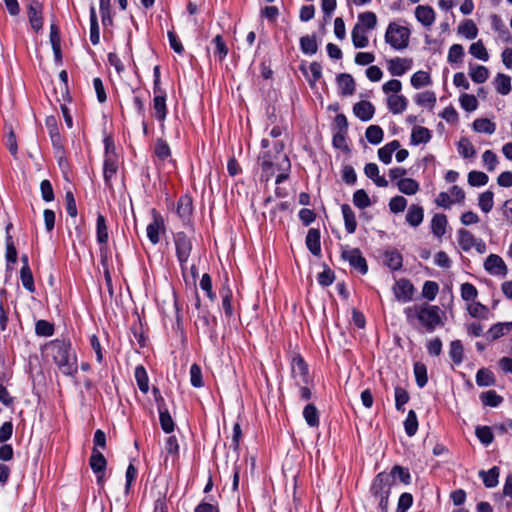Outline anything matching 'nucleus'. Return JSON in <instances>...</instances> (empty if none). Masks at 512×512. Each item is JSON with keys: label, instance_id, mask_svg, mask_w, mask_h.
Wrapping results in <instances>:
<instances>
[{"label": "nucleus", "instance_id": "obj_1", "mask_svg": "<svg viewBox=\"0 0 512 512\" xmlns=\"http://www.w3.org/2000/svg\"><path fill=\"white\" fill-rule=\"evenodd\" d=\"M43 351L63 375L74 377L77 374V355L69 338L54 339L45 344Z\"/></svg>", "mask_w": 512, "mask_h": 512}, {"label": "nucleus", "instance_id": "obj_2", "mask_svg": "<svg viewBox=\"0 0 512 512\" xmlns=\"http://www.w3.org/2000/svg\"><path fill=\"white\" fill-rule=\"evenodd\" d=\"M407 319L417 318L427 332H433L437 327L443 326V311L436 305H415L404 310Z\"/></svg>", "mask_w": 512, "mask_h": 512}, {"label": "nucleus", "instance_id": "obj_3", "mask_svg": "<svg viewBox=\"0 0 512 512\" xmlns=\"http://www.w3.org/2000/svg\"><path fill=\"white\" fill-rule=\"evenodd\" d=\"M392 476L381 472L376 475L370 487L372 505H377L379 512H388V498L392 485Z\"/></svg>", "mask_w": 512, "mask_h": 512}, {"label": "nucleus", "instance_id": "obj_4", "mask_svg": "<svg viewBox=\"0 0 512 512\" xmlns=\"http://www.w3.org/2000/svg\"><path fill=\"white\" fill-rule=\"evenodd\" d=\"M275 149L277 151V154L275 156V160H273L269 154V152H265L261 159H262V169L263 171H269L272 168H276L277 170L281 171L280 174L277 175L275 183L280 184L284 180H286L289 176L288 172L291 168V163L288 158V156L282 152L284 148V144L282 142H276L275 143Z\"/></svg>", "mask_w": 512, "mask_h": 512}, {"label": "nucleus", "instance_id": "obj_5", "mask_svg": "<svg viewBox=\"0 0 512 512\" xmlns=\"http://www.w3.org/2000/svg\"><path fill=\"white\" fill-rule=\"evenodd\" d=\"M411 31L406 26H401L396 22L389 23L386 33L385 41L395 50H403L409 45V38Z\"/></svg>", "mask_w": 512, "mask_h": 512}, {"label": "nucleus", "instance_id": "obj_6", "mask_svg": "<svg viewBox=\"0 0 512 512\" xmlns=\"http://www.w3.org/2000/svg\"><path fill=\"white\" fill-rule=\"evenodd\" d=\"M174 244L181 270L182 272H185L187 269V262L192 251V240L186 233L177 232L174 235Z\"/></svg>", "mask_w": 512, "mask_h": 512}, {"label": "nucleus", "instance_id": "obj_7", "mask_svg": "<svg viewBox=\"0 0 512 512\" xmlns=\"http://www.w3.org/2000/svg\"><path fill=\"white\" fill-rule=\"evenodd\" d=\"M341 257L348 261L350 266L360 274L365 275L367 273V261L358 248H349L348 246L342 248Z\"/></svg>", "mask_w": 512, "mask_h": 512}, {"label": "nucleus", "instance_id": "obj_8", "mask_svg": "<svg viewBox=\"0 0 512 512\" xmlns=\"http://www.w3.org/2000/svg\"><path fill=\"white\" fill-rule=\"evenodd\" d=\"M291 373L297 385H307L310 382L308 365L300 355L293 356L291 361Z\"/></svg>", "mask_w": 512, "mask_h": 512}, {"label": "nucleus", "instance_id": "obj_9", "mask_svg": "<svg viewBox=\"0 0 512 512\" xmlns=\"http://www.w3.org/2000/svg\"><path fill=\"white\" fill-rule=\"evenodd\" d=\"M108 140L105 141V159L103 165V175L106 186L112 187L111 180L118 170V158L114 152L110 150Z\"/></svg>", "mask_w": 512, "mask_h": 512}, {"label": "nucleus", "instance_id": "obj_10", "mask_svg": "<svg viewBox=\"0 0 512 512\" xmlns=\"http://www.w3.org/2000/svg\"><path fill=\"white\" fill-rule=\"evenodd\" d=\"M151 215L152 221L148 224L146 231L149 241L153 245H156L160 241V233L165 231V223L163 217L157 210L152 209Z\"/></svg>", "mask_w": 512, "mask_h": 512}, {"label": "nucleus", "instance_id": "obj_11", "mask_svg": "<svg viewBox=\"0 0 512 512\" xmlns=\"http://www.w3.org/2000/svg\"><path fill=\"white\" fill-rule=\"evenodd\" d=\"M392 290L395 298L403 303L410 302L415 292L413 284L406 278L397 280Z\"/></svg>", "mask_w": 512, "mask_h": 512}, {"label": "nucleus", "instance_id": "obj_12", "mask_svg": "<svg viewBox=\"0 0 512 512\" xmlns=\"http://www.w3.org/2000/svg\"><path fill=\"white\" fill-rule=\"evenodd\" d=\"M484 269L491 275L504 277L508 273L507 265L497 254H490L485 262Z\"/></svg>", "mask_w": 512, "mask_h": 512}, {"label": "nucleus", "instance_id": "obj_13", "mask_svg": "<svg viewBox=\"0 0 512 512\" xmlns=\"http://www.w3.org/2000/svg\"><path fill=\"white\" fill-rule=\"evenodd\" d=\"M42 10H43V6L37 0L31 1L28 5V9H27L28 19H29L32 29L36 33L40 32L43 28Z\"/></svg>", "mask_w": 512, "mask_h": 512}, {"label": "nucleus", "instance_id": "obj_14", "mask_svg": "<svg viewBox=\"0 0 512 512\" xmlns=\"http://www.w3.org/2000/svg\"><path fill=\"white\" fill-rule=\"evenodd\" d=\"M89 464L93 472L97 474V483L102 484L107 465L104 455L96 448H93Z\"/></svg>", "mask_w": 512, "mask_h": 512}, {"label": "nucleus", "instance_id": "obj_15", "mask_svg": "<svg viewBox=\"0 0 512 512\" xmlns=\"http://www.w3.org/2000/svg\"><path fill=\"white\" fill-rule=\"evenodd\" d=\"M388 71L392 76H402L411 69L413 61L410 58L395 57L388 60Z\"/></svg>", "mask_w": 512, "mask_h": 512}, {"label": "nucleus", "instance_id": "obj_16", "mask_svg": "<svg viewBox=\"0 0 512 512\" xmlns=\"http://www.w3.org/2000/svg\"><path fill=\"white\" fill-rule=\"evenodd\" d=\"M177 214L183 222H188L193 213V201L192 198L185 194L182 195L177 202Z\"/></svg>", "mask_w": 512, "mask_h": 512}, {"label": "nucleus", "instance_id": "obj_17", "mask_svg": "<svg viewBox=\"0 0 512 512\" xmlns=\"http://www.w3.org/2000/svg\"><path fill=\"white\" fill-rule=\"evenodd\" d=\"M416 19L425 27H430L435 22V12L428 5H419L415 9Z\"/></svg>", "mask_w": 512, "mask_h": 512}, {"label": "nucleus", "instance_id": "obj_18", "mask_svg": "<svg viewBox=\"0 0 512 512\" xmlns=\"http://www.w3.org/2000/svg\"><path fill=\"white\" fill-rule=\"evenodd\" d=\"M353 112L362 121H369L373 118L375 108L369 101H360L354 104Z\"/></svg>", "mask_w": 512, "mask_h": 512}, {"label": "nucleus", "instance_id": "obj_19", "mask_svg": "<svg viewBox=\"0 0 512 512\" xmlns=\"http://www.w3.org/2000/svg\"><path fill=\"white\" fill-rule=\"evenodd\" d=\"M337 85L340 94L343 96H350L355 92V81L354 78L348 73H340L337 78Z\"/></svg>", "mask_w": 512, "mask_h": 512}, {"label": "nucleus", "instance_id": "obj_20", "mask_svg": "<svg viewBox=\"0 0 512 512\" xmlns=\"http://www.w3.org/2000/svg\"><path fill=\"white\" fill-rule=\"evenodd\" d=\"M45 125L48 129L52 145L57 149L62 148V137L59 133L56 118L54 116H48L45 120Z\"/></svg>", "mask_w": 512, "mask_h": 512}, {"label": "nucleus", "instance_id": "obj_21", "mask_svg": "<svg viewBox=\"0 0 512 512\" xmlns=\"http://www.w3.org/2000/svg\"><path fill=\"white\" fill-rule=\"evenodd\" d=\"M387 106L391 113L401 114L408 106V100L404 95H390L387 98Z\"/></svg>", "mask_w": 512, "mask_h": 512}, {"label": "nucleus", "instance_id": "obj_22", "mask_svg": "<svg viewBox=\"0 0 512 512\" xmlns=\"http://www.w3.org/2000/svg\"><path fill=\"white\" fill-rule=\"evenodd\" d=\"M306 246L308 250L315 256L321 254V243H320V231L318 229L311 228L308 230L306 236Z\"/></svg>", "mask_w": 512, "mask_h": 512}, {"label": "nucleus", "instance_id": "obj_23", "mask_svg": "<svg viewBox=\"0 0 512 512\" xmlns=\"http://www.w3.org/2000/svg\"><path fill=\"white\" fill-rule=\"evenodd\" d=\"M384 263L393 271L400 270L403 266L402 254L396 249L387 250L384 254Z\"/></svg>", "mask_w": 512, "mask_h": 512}, {"label": "nucleus", "instance_id": "obj_24", "mask_svg": "<svg viewBox=\"0 0 512 512\" xmlns=\"http://www.w3.org/2000/svg\"><path fill=\"white\" fill-rule=\"evenodd\" d=\"M216 318L211 316L208 311H203L196 322V325L201 327L204 333L213 335L215 333Z\"/></svg>", "mask_w": 512, "mask_h": 512}, {"label": "nucleus", "instance_id": "obj_25", "mask_svg": "<svg viewBox=\"0 0 512 512\" xmlns=\"http://www.w3.org/2000/svg\"><path fill=\"white\" fill-rule=\"evenodd\" d=\"M341 211L344 219L345 230L347 233L353 234L357 228V221L354 211L348 204H342Z\"/></svg>", "mask_w": 512, "mask_h": 512}, {"label": "nucleus", "instance_id": "obj_26", "mask_svg": "<svg viewBox=\"0 0 512 512\" xmlns=\"http://www.w3.org/2000/svg\"><path fill=\"white\" fill-rule=\"evenodd\" d=\"M447 224L448 221L446 215L441 213L435 214L431 220V232L435 237L442 238L446 233Z\"/></svg>", "mask_w": 512, "mask_h": 512}, {"label": "nucleus", "instance_id": "obj_27", "mask_svg": "<svg viewBox=\"0 0 512 512\" xmlns=\"http://www.w3.org/2000/svg\"><path fill=\"white\" fill-rule=\"evenodd\" d=\"M423 218H424L423 207L420 205H417V204H412L409 207L408 212L406 214V222L412 227H417L422 223Z\"/></svg>", "mask_w": 512, "mask_h": 512}, {"label": "nucleus", "instance_id": "obj_28", "mask_svg": "<svg viewBox=\"0 0 512 512\" xmlns=\"http://www.w3.org/2000/svg\"><path fill=\"white\" fill-rule=\"evenodd\" d=\"M477 238L467 229L461 228L457 231V240L461 249L465 252H468L475 245V241Z\"/></svg>", "mask_w": 512, "mask_h": 512}, {"label": "nucleus", "instance_id": "obj_29", "mask_svg": "<svg viewBox=\"0 0 512 512\" xmlns=\"http://www.w3.org/2000/svg\"><path fill=\"white\" fill-rule=\"evenodd\" d=\"M365 175L372 179L378 187H387L388 181L385 177L379 175V168L375 163H368L364 168Z\"/></svg>", "mask_w": 512, "mask_h": 512}, {"label": "nucleus", "instance_id": "obj_30", "mask_svg": "<svg viewBox=\"0 0 512 512\" xmlns=\"http://www.w3.org/2000/svg\"><path fill=\"white\" fill-rule=\"evenodd\" d=\"M155 94L156 95L153 99V109L155 111V117L159 121H164L167 115L166 96L164 94H161L160 92Z\"/></svg>", "mask_w": 512, "mask_h": 512}, {"label": "nucleus", "instance_id": "obj_31", "mask_svg": "<svg viewBox=\"0 0 512 512\" xmlns=\"http://www.w3.org/2000/svg\"><path fill=\"white\" fill-rule=\"evenodd\" d=\"M431 139V132L429 129L423 126H415L411 133V144L419 145L427 143Z\"/></svg>", "mask_w": 512, "mask_h": 512}, {"label": "nucleus", "instance_id": "obj_32", "mask_svg": "<svg viewBox=\"0 0 512 512\" xmlns=\"http://www.w3.org/2000/svg\"><path fill=\"white\" fill-rule=\"evenodd\" d=\"M512 330V321L511 322H499L492 325L488 331V335L492 341L499 339L500 337L506 335Z\"/></svg>", "mask_w": 512, "mask_h": 512}, {"label": "nucleus", "instance_id": "obj_33", "mask_svg": "<svg viewBox=\"0 0 512 512\" xmlns=\"http://www.w3.org/2000/svg\"><path fill=\"white\" fill-rule=\"evenodd\" d=\"M134 377L139 390L146 394L149 391V378L146 369L142 365H138L134 371Z\"/></svg>", "mask_w": 512, "mask_h": 512}, {"label": "nucleus", "instance_id": "obj_34", "mask_svg": "<svg viewBox=\"0 0 512 512\" xmlns=\"http://www.w3.org/2000/svg\"><path fill=\"white\" fill-rule=\"evenodd\" d=\"M351 37L355 48H365L369 43L365 29L359 24L354 26Z\"/></svg>", "mask_w": 512, "mask_h": 512}, {"label": "nucleus", "instance_id": "obj_35", "mask_svg": "<svg viewBox=\"0 0 512 512\" xmlns=\"http://www.w3.org/2000/svg\"><path fill=\"white\" fill-rule=\"evenodd\" d=\"M449 356L455 365H460L464 359V347L460 340H453L449 347Z\"/></svg>", "mask_w": 512, "mask_h": 512}, {"label": "nucleus", "instance_id": "obj_36", "mask_svg": "<svg viewBox=\"0 0 512 512\" xmlns=\"http://www.w3.org/2000/svg\"><path fill=\"white\" fill-rule=\"evenodd\" d=\"M399 191L406 195H414L419 191V183L412 178H402L397 182Z\"/></svg>", "mask_w": 512, "mask_h": 512}, {"label": "nucleus", "instance_id": "obj_37", "mask_svg": "<svg viewBox=\"0 0 512 512\" xmlns=\"http://www.w3.org/2000/svg\"><path fill=\"white\" fill-rule=\"evenodd\" d=\"M154 154L159 161L164 162L171 157L170 146L165 140L158 138L155 142Z\"/></svg>", "mask_w": 512, "mask_h": 512}, {"label": "nucleus", "instance_id": "obj_38", "mask_svg": "<svg viewBox=\"0 0 512 512\" xmlns=\"http://www.w3.org/2000/svg\"><path fill=\"white\" fill-rule=\"evenodd\" d=\"M479 476L482 478L484 485L487 488H493L498 484L499 468L494 466L488 471H480Z\"/></svg>", "mask_w": 512, "mask_h": 512}, {"label": "nucleus", "instance_id": "obj_39", "mask_svg": "<svg viewBox=\"0 0 512 512\" xmlns=\"http://www.w3.org/2000/svg\"><path fill=\"white\" fill-rule=\"evenodd\" d=\"M90 41L93 45H97L100 41L99 25L94 6L90 7Z\"/></svg>", "mask_w": 512, "mask_h": 512}, {"label": "nucleus", "instance_id": "obj_40", "mask_svg": "<svg viewBox=\"0 0 512 512\" xmlns=\"http://www.w3.org/2000/svg\"><path fill=\"white\" fill-rule=\"evenodd\" d=\"M473 129L478 133L493 134L496 130V125L487 118H478L473 122Z\"/></svg>", "mask_w": 512, "mask_h": 512}, {"label": "nucleus", "instance_id": "obj_41", "mask_svg": "<svg viewBox=\"0 0 512 512\" xmlns=\"http://www.w3.org/2000/svg\"><path fill=\"white\" fill-rule=\"evenodd\" d=\"M467 310L468 313L474 318H480L485 320L489 318L488 307L480 302L473 301V303L468 304Z\"/></svg>", "mask_w": 512, "mask_h": 512}, {"label": "nucleus", "instance_id": "obj_42", "mask_svg": "<svg viewBox=\"0 0 512 512\" xmlns=\"http://www.w3.org/2000/svg\"><path fill=\"white\" fill-rule=\"evenodd\" d=\"M96 233L98 243L107 244L109 238L108 228L105 217L102 214H98L97 216Z\"/></svg>", "mask_w": 512, "mask_h": 512}, {"label": "nucleus", "instance_id": "obj_43", "mask_svg": "<svg viewBox=\"0 0 512 512\" xmlns=\"http://www.w3.org/2000/svg\"><path fill=\"white\" fill-rule=\"evenodd\" d=\"M300 48L302 52L306 55H313L318 50V45L316 41V37L312 36H303L300 38Z\"/></svg>", "mask_w": 512, "mask_h": 512}, {"label": "nucleus", "instance_id": "obj_44", "mask_svg": "<svg viewBox=\"0 0 512 512\" xmlns=\"http://www.w3.org/2000/svg\"><path fill=\"white\" fill-rule=\"evenodd\" d=\"M494 205V193L487 190L479 195L478 206L484 213H489Z\"/></svg>", "mask_w": 512, "mask_h": 512}, {"label": "nucleus", "instance_id": "obj_45", "mask_svg": "<svg viewBox=\"0 0 512 512\" xmlns=\"http://www.w3.org/2000/svg\"><path fill=\"white\" fill-rule=\"evenodd\" d=\"M366 139L369 143L377 145L383 140L384 132L378 125H370L365 132Z\"/></svg>", "mask_w": 512, "mask_h": 512}, {"label": "nucleus", "instance_id": "obj_46", "mask_svg": "<svg viewBox=\"0 0 512 512\" xmlns=\"http://www.w3.org/2000/svg\"><path fill=\"white\" fill-rule=\"evenodd\" d=\"M495 88L498 93L507 95L511 91V79L509 76L499 73L495 78Z\"/></svg>", "mask_w": 512, "mask_h": 512}, {"label": "nucleus", "instance_id": "obj_47", "mask_svg": "<svg viewBox=\"0 0 512 512\" xmlns=\"http://www.w3.org/2000/svg\"><path fill=\"white\" fill-rule=\"evenodd\" d=\"M152 393L159 416H171L160 390L157 387H153Z\"/></svg>", "mask_w": 512, "mask_h": 512}, {"label": "nucleus", "instance_id": "obj_48", "mask_svg": "<svg viewBox=\"0 0 512 512\" xmlns=\"http://www.w3.org/2000/svg\"><path fill=\"white\" fill-rule=\"evenodd\" d=\"M431 82L430 74L426 71H417L411 77V85L416 89H419L423 86H428L431 84Z\"/></svg>", "mask_w": 512, "mask_h": 512}, {"label": "nucleus", "instance_id": "obj_49", "mask_svg": "<svg viewBox=\"0 0 512 512\" xmlns=\"http://www.w3.org/2000/svg\"><path fill=\"white\" fill-rule=\"evenodd\" d=\"M458 152L463 158H472L476 155V150L471 141L462 137L458 142Z\"/></svg>", "mask_w": 512, "mask_h": 512}, {"label": "nucleus", "instance_id": "obj_50", "mask_svg": "<svg viewBox=\"0 0 512 512\" xmlns=\"http://www.w3.org/2000/svg\"><path fill=\"white\" fill-rule=\"evenodd\" d=\"M458 32L465 36L467 39H475L478 34V29L472 20H465L458 27Z\"/></svg>", "mask_w": 512, "mask_h": 512}, {"label": "nucleus", "instance_id": "obj_51", "mask_svg": "<svg viewBox=\"0 0 512 512\" xmlns=\"http://www.w3.org/2000/svg\"><path fill=\"white\" fill-rule=\"evenodd\" d=\"M476 383L478 386H491L495 383L494 374L486 368H481L476 374Z\"/></svg>", "mask_w": 512, "mask_h": 512}, {"label": "nucleus", "instance_id": "obj_52", "mask_svg": "<svg viewBox=\"0 0 512 512\" xmlns=\"http://www.w3.org/2000/svg\"><path fill=\"white\" fill-rule=\"evenodd\" d=\"M480 399L485 406L497 407L503 401V398L495 390H488L481 393Z\"/></svg>", "mask_w": 512, "mask_h": 512}, {"label": "nucleus", "instance_id": "obj_53", "mask_svg": "<svg viewBox=\"0 0 512 512\" xmlns=\"http://www.w3.org/2000/svg\"><path fill=\"white\" fill-rule=\"evenodd\" d=\"M469 53L482 61H488L489 54L487 52L486 47L484 46L483 42L481 40H478L477 42H474L470 45Z\"/></svg>", "mask_w": 512, "mask_h": 512}, {"label": "nucleus", "instance_id": "obj_54", "mask_svg": "<svg viewBox=\"0 0 512 512\" xmlns=\"http://www.w3.org/2000/svg\"><path fill=\"white\" fill-rule=\"evenodd\" d=\"M436 94L433 91H424L416 95L415 102L422 107H433L436 103Z\"/></svg>", "mask_w": 512, "mask_h": 512}, {"label": "nucleus", "instance_id": "obj_55", "mask_svg": "<svg viewBox=\"0 0 512 512\" xmlns=\"http://www.w3.org/2000/svg\"><path fill=\"white\" fill-rule=\"evenodd\" d=\"M471 79L475 83H484L489 76V71L485 66L477 65L475 67H470V73H469Z\"/></svg>", "mask_w": 512, "mask_h": 512}, {"label": "nucleus", "instance_id": "obj_56", "mask_svg": "<svg viewBox=\"0 0 512 512\" xmlns=\"http://www.w3.org/2000/svg\"><path fill=\"white\" fill-rule=\"evenodd\" d=\"M465 55L464 48L460 44H453L448 51L447 60L451 64H458L463 61Z\"/></svg>", "mask_w": 512, "mask_h": 512}, {"label": "nucleus", "instance_id": "obj_57", "mask_svg": "<svg viewBox=\"0 0 512 512\" xmlns=\"http://www.w3.org/2000/svg\"><path fill=\"white\" fill-rule=\"evenodd\" d=\"M475 433L479 441L485 446L490 445L494 440L493 431L489 426H478Z\"/></svg>", "mask_w": 512, "mask_h": 512}, {"label": "nucleus", "instance_id": "obj_58", "mask_svg": "<svg viewBox=\"0 0 512 512\" xmlns=\"http://www.w3.org/2000/svg\"><path fill=\"white\" fill-rule=\"evenodd\" d=\"M353 204L359 209H365L371 205L370 198L364 189H358L353 193Z\"/></svg>", "mask_w": 512, "mask_h": 512}, {"label": "nucleus", "instance_id": "obj_59", "mask_svg": "<svg viewBox=\"0 0 512 512\" xmlns=\"http://www.w3.org/2000/svg\"><path fill=\"white\" fill-rule=\"evenodd\" d=\"M414 375H415L417 385L420 388H423L428 382L426 366L421 362L415 363L414 364Z\"/></svg>", "mask_w": 512, "mask_h": 512}, {"label": "nucleus", "instance_id": "obj_60", "mask_svg": "<svg viewBox=\"0 0 512 512\" xmlns=\"http://www.w3.org/2000/svg\"><path fill=\"white\" fill-rule=\"evenodd\" d=\"M488 176L481 171L473 170L468 174V183L473 187L484 186L488 183Z\"/></svg>", "mask_w": 512, "mask_h": 512}, {"label": "nucleus", "instance_id": "obj_61", "mask_svg": "<svg viewBox=\"0 0 512 512\" xmlns=\"http://www.w3.org/2000/svg\"><path fill=\"white\" fill-rule=\"evenodd\" d=\"M212 43L215 46V56H217L220 61L224 60L228 54V48L223 40V37L219 34L216 35L212 40Z\"/></svg>", "mask_w": 512, "mask_h": 512}, {"label": "nucleus", "instance_id": "obj_62", "mask_svg": "<svg viewBox=\"0 0 512 512\" xmlns=\"http://www.w3.org/2000/svg\"><path fill=\"white\" fill-rule=\"evenodd\" d=\"M20 277L23 287L27 289L29 292H34L35 286L30 267H21Z\"/></svg>", "mask_w": 512, "mask_h": 512}, {"label": "nucleus", "instance_id": "obj_63", "mask_svg": "<svg viewBox=\"0 0 512 512\" xmlns=\"http://www.w3.org/2000/svg\"><path fill=\"white\" fill-rule=\"evenodd\" d=\"M359 19V25L362 26L364 29H373L377 24V17L374 12L368 11L361 13L358 16Z\"/></svg>", "mask_w": 512, "mask_h": 512}, {"label": "nucleus", "instance_id": "obj_64", "mask_svg": "<svg viewBox=\"0 0 512 512\" xmlns=\"http://www.w3.org/2000/svg\"><path fill=\"white\" fill-rule=\"evenodd\" d=\"M35 333L38 336L50 337L54 333V326L46 320H38L35 324Z\"/></svg>", "mask_w": 512, "mask_h": 512}]
</instances>
